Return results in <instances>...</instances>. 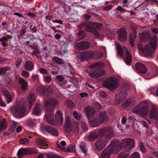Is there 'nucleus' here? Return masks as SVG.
I'll return each mask as SVG.
<instances>
[{"instance_id": "nucleus-1", "label": "nucleus", "mask_w": 158, "mask_h": 158, "mask_svg": "<svg viewBox=\"0 0 158 158\" xmlns=\"http://www.w3.org/2000/svg\"><path fill=\"white\" fill-rule=\"evenodd\" d=\"M59 105V101L56 98L51 97L44 101V106L47 111V113L45 115L46 120L51 124H53V112L55 107Z\"/></svg>"}, {"instance_id": "nucleus-2", "label": "nucleus", "mask_w": 158, "mask_h": 158, "mask_svg": "<svg viewBox=\"0 0 158 158\" xmlns=\"http://www.w3.org/2000/svg\"><path fill=\"white\" fill-rule=\"evenodd\" d=\"M103 65V63H95L90 65L89 67L93 69L89 72V76L93 78H96L104 75L106 73V71L101 69Z\"/></svg>"}, {"instance_id": "nucleus-3", "label": "nucleus", "mask_w": 158, "mask_h": 158, "mask_svg": "<svg viewBox=\"0 0 158 158\" xmlns=\"http://www.w3.org/2000/svg\"><path fill=\"white\" fill-rule=\"evenodd\" d=\"M12 114L17 118H21L24 115L26 108L23 104L17 103L16 104L10 109Z\"/></svg>"}, {"instance_id": "nucleus-4", "label": "nucleus", "mask_w": 158, "mask_h": 158, "mask_svg": "<svg viewBox=\"0 0 158 158\" xmlns=\"http://www.w3.org/2000/svg\"><path fill=\"white\" fill-rule=\"evenodd\" d=\"M148 103L143 101L135 106L132 111L133 113L137 115H146L148 113Z\"/></svg>"}, {"instance_id": "nucleus-5", "label": "nucleus", "mask_w": 158, "mask_h": 158, "mask_svg": "<svg viewBox=\"0 0 158 158\" xmlns=\"http://www.w3.org/2000/svg\"><path fill=\"white\" fill-rule=\"evenodd\" d=\"M157 39L156 35H154L151 39L149 44L145 45L144 48L141 45H138V48L142 52H148L150 53L152 50L154 49L156 46Z\"/></svg>"}, {"instance_id": "nucleus-6", "label": "nucleus", "mask_w": 158, "mask_h": 158, "mask_svg": "<svg viewBox=\"0 0 158 158\" xmlns=\"http://www.w3.org/2000/svg\"><path fill=\"white\" fill-rule=\"evenodd\" d=\"M102 85L104 87L107 88L111 91H113L118 85V80L114 77H111L104 81L102 83Z\"/></svg>"}, {"instance_id": "nucleus-7", "label": "nucleus", "mask_w": 158, "mask_h": 158, "mask_svg": "<svg viewBox=\"0 0 158 158\" xmlns=\"http://www.w3.org/2000/svg\"><path fill=\"white\" fill-rule=\"evenodd\" d=\"M100 137H104L106 139H110L114 136V134L112 128L109 127H104L100 128L99 131Z\"/></svg>"}, {"instance_id": "nucleus-8", "label": "nucleus", "mask_w": 158, "mask_h": 158, "mask_svg": "<svg viewBox=\"0 0 158 158\" xmlns=\"http://www.w3.org/2000/svg\"><path fill=\"white\" fill-rule=\"evenodd\" d=\"M108 148L112 152L116 154L123 148L122 142L117 139H114L110 142Z\"/></svg>"}, {"instance_id": "nucleus-9", "label": "nucleus", "mask_w": 158, "mask_h": 158, "mask_svg": "<svg viewBox=\"0 0 158 158\" xmlns=\"http://www.w3.org/2000/svg\"><path fill=\"white\" fill-rule=\"evenodd\" d=\"M122 145L123 148H127L130 150L135 146V140L131 138H127L122 140Z\"/></svg>"}, {"instance_id": "nucleus-10", "label": "nucleus", "mask_w": 158, "mask_h": 158, "mask_svg": "<svg viewBox=\"0 0 158 158\" xmlns=\"http://www.w3.org/2000/svg\"><path fill=\"white\" fill-rule=\"evenodd\" d=\"M149 117L151 118L158 121V108L157 106L152 105L149 112Z\"/></svg>"}, {"instance_id": "nucleus-11", "label": "nucleus", "mask_w": 158, "mask_h": 158, "mask_svg": "<svg viewBox=\"0 0 158 158\" xmlns=\"http://www.w3.org/2000/svg\"><path fill=\"white\" fill-rule=\"evenodd\" d=\"M116 32L118 35V39L120 42L126 40L127 37V33L124 28H120L118 29Z\"/></svg>"}, {"instance_id": "nucleus-12", "label": "nucleus", "mask_w": 158, "mask_h": 158, "mask_svg": "<svg viewBox=\"0 0 158 158\" xmlns=\"http://www.w3.org/2000/svg\"><path fill=\"white\" fill-rule=\"evenodd\" d=\"M44 128L46 131L51 134L53 136L57 137L59 135V131L50 125H45Z\"/></svg>"}, {"instance_id": "nucleus-13", "label": "nucleus", "mask_w": 158, "mask_h": 158, "mask_svg": "<svg viewBox=\"0 0 158 158\" xmlns=\"http://www.w3.org/2000/svg\"><path fill=\"white\" fill-rule=\"evenodd\" d=\"M84 111L86 113L88 119L93 117L95 113L94 108L90 106H86L84 109Z\"/></svg>"}, {"instance_id": "nucleus-14", "label": "nucleus", "mask_w": 158, "mask_h": 158, "mask_svg": "<svg viewBox=\"0 0 158 158\" xmlns=\"http://www.w3.org/2000/svg\"><path fill=\"white\" fill-rule=\"evenodd\" d=\"M133 33H130L129 35V41L131 44V46L133 47L134 45V41L135 39L137 33L136 30L137 28L135 26L132 27Z\"/></svg>"}, {"instance_id": "nucleus-15", "label": "nucleus", "mask_w": 158, "mask_h": 158, "mask_svg": "<svg viewBox=\"0 0 158 158\" xmlns=\"http://www.w3.org/2000/svg\"><path fill=\"white\" fill-rule=\"evenodd\" d=\"M135 67L137 71L141 73L145 74L147 71V69L145 66L140 63H136Z\"/></svg>"}, {"instance_id": "nucleus-16", "label": "nucleus", "mask_w": 158, "mask_h": 158, "mask_svg": "<svg viewBox=\"0 0 158 158\" xmlns=\"http://www.w3.org/2000/svg\"><path fill=\"white\" fill-rule=\"evenodd\" d=\"M95 55V53L91 51H86L83 52L81 54L82 59L91 58Z\"/></svg>"}, {"instance_id": "nucleus-17", "label": "nucleus", "mask_w": 158, "mask_h": 158, "mask_svg": "<svg viewBox=\"0 0 158 158\" xmlns=\"http://www.w3.org/2000/svg\"><path fill=\"white\" fill-rule=\"evenodd\" d=\"M90 126L92 127H95L98 126L101 123L97 118L92 117L88 119Z\"/></svg>"}, {"instance_id": "nucleus-18", "label": "nucleus", "mask_w": 158, "mask_h": 158, "mask_svg": "<svg viewBox=\"0 0 158 158\" xmlns=\"http://www.w3.org/2000/svg\"><path fill=\"white\" fill-rule=\"evenodd\" d=\"M78 49L85 50L88 49L90 47L89 43L86 41H83L77 43L76 45Z\"/></svg>"}, {"instance_id": "nucleus-19", "label": "nucleus", "mask_w": 158, "mask_h": 158, "mask_svg": "<svg viewBox=\"0 0 158 158\" xmlns=\"http://www.w3.org/2000/svg\"><path fill=\"white\" fill-rule=\"evenodd\" d=\"M55 120L57 123L59 125H61L63 122L62 113L60 111L58 110L55 114Z\"/></svg>"}, {"instance_id": "nucleus-20", "label": "nucleus", "mask_w": 158, "mask_h": 158, "mask_svg": "<svg viewBox=\"0 0 158 158\" xmlns=\"http://www.w3.org/2000/svg\"><path fill=\"white\" fill-rule=\"evenodd\" d=\"M98 131L96 130H95L91 132L89 134L88 137V140L89 141H93L95 139L98 138L100 137L99 135V131L98 134Z\"/></svg>"}, {"instance_id": "nucleus-21", "label": "nucleus", "mask_w": 158, "mask_h": 158, "mask_svg": "<svg viewBox=\"0 0 158 158\" xmlns=\"http://www.w3.org/2000/svg\"><path fill=\"white\" fill-rule=\"evenodd\" d=\"M97 29L96 28L89 26L88 27L85 28V30L87 32H91L95 37H97L100 36V34L98 32Z\"/></svg>"}, {"instance_id": "nucleus-22", "label": "nucleus", "mask_w": 158, "mask_h": 158, "mask_svg": "<svg viewBox=\"0 0 158 158\" xmlns=\"http://www.w3.org/2000/svg\"><path fill=\"white\" fill-rule=\"evenodd\" d=\"M106 144L105 141H102V139H100L95 143L96 148L98 150L100 151L105 146Z\"/></svg>"}, {"instance_id": "nucleus-23", "label": "nucleus", "mask_w": 158, "mask_h": 158, "mask_svg": "<svg viewBox=\"0 0 158 158\" xmlns=\"http://www.w3.org/2000/svg\"><path fill=\"white\" fill-rule=\"evenodd\" d=\"M135 101L131 99H127L123 104V106L125 108H131L134 105Z\"/></svg>"}, {"instance_id": "nucleus-24", "label": "nucleus", "mask_w": 158, "mask_h": 158, "mask_svg": "<svg viewBox=\"0 0 158 158\" xmlns=\"http://www.w3.org/2000/svg\"><path fill=\"white\" fill-rule=\"evenodd\" d=\"M18 82L20 85L21 86V89L23 91H25L27 87V82L22 78H19Z\"/></svg>"}, {"instance_id": "nucleus-25", "label": "nucleus", "mask_w": 158, "mask_h": 158, "mask_svg": "<svg viewBox=\"0 0 158 158\" xmlns=\"http://www.w3.org/2000/svg\"><path fill=\"white\" fill-rule=\"evenodd\" d=\"M64 129L66 133H69L71 131L72 129V125L70 123L69 119H66V123L64 124Z\"/></svg>"}, {"instance_id": "nucleus-26", "label": "nucleus", "mask_w": 158, "mask_h": 158, "mask_svg": "<svg viewBox=\"0 0 158 158\" xmlns=\"http://www.w3.org/2000/svg\"><path fill=\"white\" fill-rule=\"evenodd\" d=\"M112 153L109 148H106L103 151L101 158H109Z\"/></svg>"}, {"instance_id": "nucleus-27", "label": "nucleus", "mask_w": 158, "mask_h": 158, "mask_svg": "<svg viewBox=\"0 0 158 158\" xmlns=\"http://www.w3.org/2000/svg\"><path fill=\"white\" fill-rule=\"evenodd\" d=\"M7 38L3 36L0 39V42L1 45L4 47L7 46L8 44L5 42L8 39H11L12 37L10 35H6Z\"/></svg>"}, {"instance_id": "nucleus-28", "label": "nucleus", "mask_w": 158, "mask_h": 158, "mask_svg": "<svg viewBox=\"0 0 158 158\" xmlns=\"http://www.w3.org/2000/svg\"><path fill=\"white\" fill-rule=\"evenodd\" d=\"M42 106L39 103H36L35 106L34 111L33 112V114L38 115L40 114L41 112Z\"/></svg>"}, {"instance_id": "nucleus-29", "label": "nucleus", "mask_w": 158, "mask_h": 158, "mask_svg": "<svg viewBox=\"0 0 158 158\" xmlns=\"http://www.w3.org/2000/svg\"><path fill=\"white\" fill-rule=\"evenodd\" d=\"M34 64L30 61L26 62L24 64V69L27 71H31L33 69Z\"/></svg>"}, {"instance_id": "nucleus-30", "label": "nucleus", "mask_w": 158, "mask_h": 158, "mask_svg": "<svg viewBox=\"0 0 158 158\" xmlns=\"http://www.w3.org/2000/svg\"><path fill=\"white\" fill-rule=\"evenodd\" d=\"M126 57L124 59V61L126 64L128 65H129L131 64V54L127 50L126 51Z\"/></svg>"}, {"instance_id": "nucleus-31", "label": "nucleus", "mask_w": 158, "mask_h": 158, "mask_svg": "<svg viewBox=\"0 0 158 158\" xmlns=\"http://www.w3.org/2000/svg\"><path fill=\"white\" fill-rule=\"evenodd\" d=\"M127 95V92L125 91V90H122L121 89L120 91L116 93V97L119 98L123 100L126 98Z\"/></svg>"}, {"instance_id": "nucleus-32", "label": "nucleus", "mask_w": 158, "mask_h": 158, "mask_svg": "<svg viewBox=\"0 0 158 158\" xmlns=\"http://www.w3.org/2000/svg\"><path fill=\"white\" fill-rule=\"evenodd\" d=\"M28 104L30 108H31L35 101V95L33 94H30L27 97Z\"/></svg>"}, {"instance_id": "nucleus-33", "label": "nucleus", "mask_w": 158, "mask_h": 158, "mask_svg": "<svg viewBox=\"0 0 158 158\" xmlns=\"http://www.w3.org/2000/svg\"><path fill=\"white\" fill-rule=\"evenodd\" d=\"M99 121L100 123H102L104 121H107L108 118L106 111L100 113L99 116Z\"/></svg>"}, {"instance_id": "nucleus-34", "label": "nucleus", "mask_w": 158, "mask_h": 158, "mask_svg": "<svg viewBox=\"0 0 158 158\" xmlns=\"http://www.w3.org/2000/svg\"><path fill=\"white\" fill-rule=\"evenodd\" d=\"M139 38L142 40H147L150 37L149 33L146 31H144L142 33L139 34Z\"/></svg>"}, {"instance_id": "nucleus-35", "label": "nucleus", "mask_w": 158, "mask_h": 158, "mask_svg": "<svg viewBox=\"0 0 158 158\" xmlns=\"http://www.w3.org/2000/svg\"><path fill=\"white\" fill-rule=\"evenodd\" d=\"M116 50L117 52V56L120 58H122L123 56V51L121 45L117 44L116 46Z\"/></svg>"}, {"instance_id": "nucleus-36", "label": "nucleus", "mask_w": 158, "mask_h": 158, "mask_svg": "<svg viewBox=\"0 0 158 158\" xmlns=\"http://www.w3.org/2000/svg\"><path fill=\"white\" fill-rule=\"evenodd\" d=\"M35 142L37 144L39 145L43 146H47L48 145V143L46 141L45 139H37L35 140Z\"/></svg>"}, {"instance_id": "nucleus-37", "label": "nucleus", "mask_w": 158, "mask_h": 158, "mask_svg": "<svg viewBox=\"0 0 158 158\" xmlns=\"http://www.w3.org/2000/svg\"><path fill=\"white\" fill-rule=\"evenodd\" d=\"M27 154V148H21L18 150L17 155L19 157V156H23Z\"/></svg>"}, {"instance_id": "nucleus-38", "label": "nucleus", "mask_w": 158, "mask_h": 158, "mask_svg": "<svg viewBox=\"0 0 158 158\" xmlns=\"http://www.w3.org/2000/svg\"><path fill=\"white\" fill-rule=\"evenodd\" d=\"M52 60L53 62L56 63L59 65H61L64 64L63 60L57 56L54 57L52 58Z\"/></svg>"}, {"instance_id": "nucleus-39", "label": "nucleus", "mask_w": 158, "mask_h": 158, "mask_svg": "<svg viewBox=\"0 0 158 158\" xmlns=\"http://www.w3.org/2000/svg\"><path fill=\"white\" fill-rule=\"evenodd\" d=\"M88 23L89 26L96 28L97 29L100 28L101 26L102 25L101 24L98 23H95L92 21H90Z\"/></svg>"}, {"instance_id": "nucleus-40", "label": "nucleus", "mask_w": 158, "mask_h": 158, "mask_svg": "<svg viewBox=\"0 0 158 158\" xmlns=\"http://www.w3.org/2000/svg\"><path fill=\"white\" fill-rule=\"evenodd\" d=\"M130 88V84L127 82H124L122 85L121 89L122 90H125L127 92Z\"/></svg>"}, {"instance_id": "nucleus-41", "label": "nucleus", "mask_w": 158, "mask_h": 158, "mask_svg": "<svg viewBox=\"0 0 158 158\" xmlns=\"http://www.w3.org/2000/svg\"><path fill=\"white\" fill-rule=\"evenodd\" d=\"M10 67L9 66L0 68V75L5 74L6 71L10 70Z\"/></svg>"}, {"instance_id": "nucleus-42", "label": "nucleus", "mask_w": 158, "mask_h": 158, "mask_svg": "<svg viewBox=\"0 0 158 158\" xmlns=\"http://www.w3.org/2000/svg\"><path fill=\"white\" fill-rule=\"evenodd\" d=\"M80 146L82 152L85 154L87 152V149L86 148L85 143L84 142H82L80 143Z\"/></svg>"}, {"instance_id": "nucleus-43", "label": "nucleus", "mask_w": 158, "mask_h": 158, "mask_svg": "<svg viewBox=\"0 0 158 158\" xmlns=\"http://www.w3.org/2000/svg\"><path fill=\"white\" fill-rule=\"evenodd\" d=\"M27 154L35 153L37 152V150L35 148H27Z\"/></svg>"}, {"instance_id": "nucleus-44", "label": "nucleus", "mask_w": 158, "mask_h": 158, "mask_svg": "<svg viewBox=\"0 0 158 158\" xmlns=\"http://www.w3.org/2000/svg\"><path fill=\"white\" fill-rule=\"evenodd\" d=\"M6 121L4 119L3 121L0 122V131H2L6 129V124L5 123Z\"/></svg>"}, {"instance_id": "nucleus-45", "label": "nucleus", "mask_w": 158, "mask_h": 158, "mask_svg": "<svg viewBox=\"0 0 158 158\" xmlns=\"http://www.w3.org/2000/svg\"><path fill=\"white\" fill-rule=\"evenodd\" d=\"M30 142L29 140L27 138H23L20 139L19 140V143L21 144L26 145L29 143Z\"/></svg>"}, {"instance_id": "nucleus-46", "label": "nucleus", "mask_w": 158, "mask_h": 158, "mask_svg": "<svg viewBox=\"0 0 158 158\" xmlns=\"http://www.w3.org/2000/svg\"><path fill=\"white\" fill-rule=\"evenodd\" d=\"M129 154L128 153L121 152L118 156V158H128Z\"/></svg>"}, {"instance_id": "nucleus-47", "label": "nucleus", "mask_w": 158, "mask_h": 158, "mask_svg": "<svg viewBox=\"0 0 158 158\" xmlns=\"http://www.w3.org/2000/svg\"><path fill=\"white\" fill-rule=\"evenodd\" d=\"M130 158H140V154L138 152H135L131 155Z\"/></svg>"}, {"instance_id": "nucleus-48", "label": "nucleus", "mask_w": 158, "mask_h": 158, "mask_svg": "<svg viewBox=\"0 0 158 158\" xmlns=\"http://www.w3.org/2000/svg\"><path fill=\"white\" fill-rule=\"evenodd\" d=\"M68 151L71 152H74L75 151V146L70 144L68 147Z\"/></svg>"}, {"instance_id": "nucleus-49", "label": "nucleus", "mask_w": 158, "mask_h": 158, "mask_svg": "<svg viewBox=\"0 0 158 158\" xmlns=\"http://www.w3.org/2000/svg\"><path fill=\"white\" fill-rule=\"evenodd\" d=\"M52 80V77L48 75L46 76L44 78V81L46 83H49Z\"/></svg>"}, {"instance_id": "nucleus-50", "label": "nucleus", "mask_w": 158, "mask_h": 158, "mask_svg": "<svg viewBox=\"0 0 158 158\" xmlns=\"http://www.w3.org/2000/svg\"><path fill=\"white\" fill-rule=\"evenodd\" d=\"M26 124L29 127H33L35 125L33 120L29 119L27 120Z\"/></svg>"}, {"instance_id": "nucleus-51", "label": "nucleus", "mask_w": 158, "mask_h": 158, "mask_svg": "<svg viewBox=\"0 0 158 158\" xmlns=\"http://www.w3.org/2000/svg\"><path fill=\"white\" fill-rule=\"evenodd\" d=\"M140 149L143 153H145L146 152V149L144 146L143 143L141 142L139 144Z\"/></svg>"}, {"instance_id": "nucleus-52", "label": "nucleus", "mask_w": 158, "mask_h": 158, "mask_svg": "<svg viewBox=\"0 0 158 158\" xmlns=\"http://www.w3.org/2000/svg\"><path fill=\"white\" fill-rule=\"evenodd\" d=\"M38 91H39L40 93L44 94L46 92V89L44 87L40 86L37 89Z\"/></svg>"}, {"instance_id": "nucleus-53", "label": "nucleus", "mask_w": 158, "mask_h": 158, "mask_svg": "<svg viewBox=\"0 0 158 158\" xmlns=\"http://www.w3.org/2000/svg\"><path fill=\"white\" fill-rule=\"evenodd\" d=\"M78 35L81 38H83L85 37L86 34L84 31L81 30L79 31L78 34Z\"/></svg>"}, {"instance_id": "nucleus-54", "label": "nucleus", "mask_w": 158, "mask_h": 158, "mask_svg": "<svg viewBox=\"0 0 158 158\" xmlns=\"http://www.w3.org/2000/svg\"><path fill=\"white\" fill-rule=\"evenodd\" d=\"M66 104L67 106L69 108H72L73 107V103L71 100H68L66 102Z\"/></svg>"}, {"instance_id": "nucleus-55", "label": "nucleus", "mask_w": 158, "mask_h": 158, "mask_svg": "<svg viewBox=\"0 0 158 158\" xmlns=\"http://www.w3.org/2000/svg\"><path fill=\"white\" fill-rule=\"evenodd\" d=\"M81 126L84 132H85L87 131L88 128L86 123H82Z\"/></svg>"}, {"instance_id": "nucleus-56", "label": "nucleus", "mask_w": 158, "mask_h": 158, "mask_svg": "<svg viewBox=\"0 0 158 158\" xmlns=\"http://www.w3.org/2000/svg\"><path fill=\"white\" fill-rule=\"evenodd\" d=\"M22 61V59L20 58H18L15 63V65L16 68H18Z\"/></svg>"}, {"instance_id": "nucleus-57", "label": "nucleus", "mask_w": 158, "mask_h": 158, "mask_svg": "<svg viewBox=\"0 0 158 158\" xmlns=\"http://www.w3.org/2000/svg\"><path fill=\"white\" fill-rule=\"evenodd\" d=\"M39 70L40 73L42 74L47 75L48 74V71L45 69L40 68Z\"/></svg>"}, {"instance_id": "nucleus-58", "label": "nucleus", "mask_w": 158, "mask_h": 158, "mask_svg": "<svg viewBox=\"0 0 158 158\" xmlns=\"http://www.w3.org/2000/svg\"><path fill=\"white\" fill-rule=\"evenodd\" d=\"M73 114L75 118L79 120L81 119V115L79 114L76 111H74L73 112Z\"/></svg>"}, {"instance_id": "nucleus-59", "label": "nucleus", "mask_w": 158, "mask_h": 158, "mask_svg": "<svg viewBox=\"0 0 158 158\" xmlns=\"http://www.w3.org/2000/svg\"><path fill=\"white\" fill-rule=\"evenodd\" d=\"M21 75L23 77H27L29 76V73L26 70H23L21 72Z\"/></svg>"}, {"instance_id": "nucleus-60", "label": "nucleus", "mask_w": 158, "mask_h": 158, "mask_svg": "<svg viewBox=\"0 0 158 158\" xmlns=\"http://www.w3.org/2000/svg\"><path fill=\"white\" fill-rule=\"evenodd\" d=\"M95 54L97 55V56H96V58L97 59H101L103 56L102 53L101 52H96L95 53Z\"/></svg>"}, {"instance_id": "nucleus-61", "label": "nucleus", "mask_w": 158, "mask_h": 158, "mask_svg": "<svg viewBox=\"0 0 158 158\" xmlns=\"http://www.w3.org/2000/svg\"><path fill=\"white\" fill-rule=\"evenodd\" d=\"M123 100L119 98L116 97V99L114 100V104L116 105H118L121 103V101Z\"/></svg>"}, {"instance_id": "nucleus-62", "label": "nucleus", "mask_w": 158, "mask_h": 158, "mask_svg": "<svg viewBox=\"0 0 158 158\" xmlns=\"http://www.w3.org/2000/svg\"><path fill=\"white\" fill-rule=\"evenodd\" d=\"M6 98V101L8 103L11 102L12 101V96L10 94L5 97Z\"/></svg>"}, {"instance_id": "nucleus-63", "label": "nucleus", "mask_w": 158, "mask_h": 158, "mask_svg": "<svg viewBox=\"0 0 158 158\" xmlns=\"http://www.w3.org/2000/svg\"><path fill=\"white\" fill-rule=\"evenodd\" d=\"M100 95L101 97L103 98H106L107 96L106 93L104 91H101L100 92Z\"/></svg>"}, {"instance_id": "nucleus-64", "label": "nucleus", "mask_w": 158, "mask_h": 158, "mask_svg": "<svg viewBox=\"0 0 158 158\" xmlns=\"http://www.w3.org/2000/svg\"><path fill=\"white\" fill-rule=\"evenodd\" d=\"M56 78L60 82H61L64 80V78L61 75H57L56 77Z\"/></svg>"}]
</instances>
